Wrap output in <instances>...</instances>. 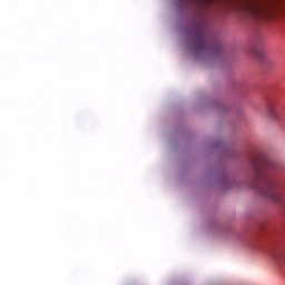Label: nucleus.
I'll return each mask as SVG.
<instances>
[{
	"label": "nucleus",
	"instance_id": "1",
	"mask_svg": "<svg viewBox=\"0 0 285 285\" xmlns=\"http://www.w3.org/2000/svg\"><path fill=\"white\" fill-rule=\"evenodd\" d=\"M194 50L196 52H210L208 40L206 38V21L200 20L193 27Z\"/></svg>",
	"mask_w": 285,
	"mask_h": 285
},
{
	"label": "nucleus",
	"instance_id": "2",
	"mask_svg": "<svg viewBox=\"0 0 285 285\" xmlns=\"http://www.w3.org/2000/svg\"><path fill=\"white\" fill-rule=\"evenodd\" d=\"M244 8L247 14L254 17V19H262V17H266V11H264L266 6L262 4V2H258L257 0H247L244 3Z\"/></svg>",
	"mask_w": 285,
	"mask_h": 285
},
{
	"label": "nucleus",
	"instance_id": "3",
	"mask_svg": "<svg viewBox=\"0 0 285 285\" xmlns=\"http://www.w3.org/2000/svg\"><path fill=\"white\" fill-rule=\"evenodd\" d=\"M266 115L271 121H277V119H279V115L277 114V101L269 100L267 102Z\"/></svg>",
	"mask_w": 285,
	"mask_h": 285
},
{
	"label": "nucleus",
	"instance_id": "4",
	"mask_svg": "<svg viewBox=\"0 0 285 285\" xmlns=\"http://www.w3.org/2000/svg\"><path fill=\"white\" fill-rule=\"evenodd\" d=\"M214 0H203L204 6H209V3H213Z\"/></svg>",
	"mask_w": 285,
	"mask_h": 285
},
{
	"label": "nucleus",
	"instance_id": "5",
	"mask_svg": "<svg viewBox=\"0 0 285 285\" xmlns=\"http://www.w3.org/2000/svg\"><path fill=\"white\" fill-rule=\"evenodd\" d=\"M255 57H259V51H254Z\"/></svg>",
	"mask_w": 285,
	"mask_h": 285
}]
</instances>
